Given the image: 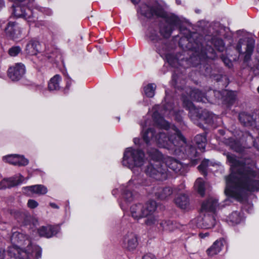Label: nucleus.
<instances>
[{"mask_svg":"<svg viewBox=\"0 0 259 259\" xmlns=\"http://www.w3.org/2000/svg\"><path fill=\"white\" fill-rule=\"evenodd\" d=\"M59 51L58 50H55V52H52V54L50 55V57L51 58H56L59 55Z\"/></svg>","mask_w":259,"mask_h":259,"instance_id":"45","label":"nucleus"},{"mask_svg":"<svg viewBox=\"0 0 259 259\" xmlns=\"http://www.w3.org/2000/svg\"><path fill=\"white\" fill-rule=\"evenodd\" d=\"M227 60H228V62H229H229H231V60H230V59H229V58H228V59H227Z\"/></svg>","mask_w":259,"mask_h":259,"instance_id":"60","label":"nucleus"},{"mask_svg":"<svg viewBox=\"0 0 259 259\" xmlns=\"http://www.w3.org/2000/svg\"><path fill=\"white\" fill-rule=\"evenodd\" d=\"M227 66H228V68H229V63L228 62V65H227Z\"/></svg>","mask_w":259,"mask_h":259,"instance_id":"61","label":"nucleus"},{"mask_svg":"<svg viewBox=\"0 0 259 259\" xmlns=\"http://www.w3.org/2000/svg\"><path fill=\"white\" fill-rule=\"evenodd\" d=\"M39 42L35 40L30 41L26 45L25 51L27 54L30 55H36L38 52Z\"/></svg>","mask_w":259,"mask_h":259,"instance_id":"25","label":"nucleus"},{"mask_svg":"<svg viewBox=\"0 0 259 259\" xmlns=\"http://www.w3.org/2000/svg\"><path fill=\"white\" fill-rule=\"evenodd\" d=\"M143 259H155V257L152 254L148 253L143 257Z\"/></svg>","mask_w":259,"mask_h":259,"instance_id":"43","label":"nucleus"},{"mask_svg":"<svg viewBox=\"0 0 259 259\" xmlns=\"http://www.w3.org/2000/svg\"><path fill=\"white\" fill-rule=\"evenodd\" d=\"M229 79L228 78V82H227L228 85L229 84Z\"/></svg>","mask_w":259,"mask_h":259,"instance_id":"62","label":"nucleus"},{"mask_svg":"<svg viewBox=\"0 0 259 259\" xmlns=\"http://www.w3.org/2000/svg\"><path fill=\"white\" fill-rule=\"evenodd\" d=\"M50 205L52 207L55 208H59V207L55 203H50Z\"/></svg>","mask_w":259,"mask_h":259,"instance_id":"47","label":"nucleus"},{"mask_svg":"<svg viewBox=\"0 0 259 259\" xmlns=\"http://www.w3.org/2000/svg\"><path fill=\"white\" fill-rule=\"evenodd\" d=\"M226 242L224 238H220L216 240L212 245L206 250V253L209 257H213L219 254Z\"/></svg>","mask_w":259,"mask_h":259,"instance_id":"14","label":"nucleus"},{"mask_svg":"<svg viewBox=\"0 0 259 259\" xmlns=\"http://www.w3.org/2000/svg\"><path fill=\"white\" fill-rule=\"evenodd\" d=\"M123 245L128 250H133L138 245V238L136 234L132 232H127L123 238Z\"/></svg>","mask_w":259,"mask_h":259,"instance_id":"8","label":"nucleus"},{"mask_svg":"<svg viewBox=\"0 0 259 259\" xmlns=\"http://www.w3.org/2000/svg\"><path fill=\"white\" fill-rule=\"evenodd\" d=\"M152 193L158 199L165 200L172 194V190L170 187L156 186L153 188Z\"/></svg>","mask_w":259,"mask_h":259,"instance_id":"15","label":"nucleus"},{"mask_svg":"<svg viewBox=\"0 0 259 259\" xmlns=\"http://www.w3.org/2000/svg\"><path fill=\"white\" fill-rule=\"evenodd\" d=\"M149 154H150V155H151V157H152V158H155V157H154V155H152L151 154H150V153H149Z\"/></svg>","mask_w":259,"mask_h":259,"instance_id":"54","label":"nucleus"},{"mask_svg":"<svg viewBox=\"0 0 259 259\" xmlns=\"http://www.w3.org/2000/svg\"><path fill=\"white\" fill-rule=\"evenodd\" d=\"M219 207L217 200L212 197L209 198L202 203V213L211 212L214 214L217 209Z\"/></svg>","mask_w":259,"mask_h":259,"instance_id":"13","label":"nucleus"},{"mask_svg":"<svg viewBox=\"0 0 259 259\" xmlns=\"http://www.w3.org/2000/svg\"><path fill=\"white\" fill-rule=\"evenodd\" d=\"M224 194L225 195H227V186L225 187L224 189Z\"/></svg>","mask_w":259,"mask_h":259,"instance_id":"51","label":"nucleus"},{"mask_svg":"<svg viewBox=\"0 0 259 259\" xmlns=\"http://www.w3.org/2000/svg\"><path fill=\"white\" fill-rule=\"evenodd\" d=\"M18 250H20L19 249H18L17 247L14 246V247L10 248L9 250H8V251L10 253L13 252L14 254L15 255V251L18 252Z\"/></svg>","mask_w":259,"mask_h":259,"instance_id":"44","label":"nucleus"},{"mask_svg":"<svg viewBox=\"0 0 259 259\" xmlns=\"http://www.w3.org/2000/svg\"><path fill=\"white\" fill-rule=\"evenodd\" d=\"M237 99V92L228 90V109L235 104Z\"/></svg>","mask_w":259,"mask_h":259,"instance_id":"35","label":"nucleus"},{"mask_svg":"<svg viewBox=\"0 0 259 259\" xmlns=\"http://www.w3.org/2000/svg\"><path fill=\"white\" fill-rule=\"evenodd\" d=\"M195 141L198 148L204 150L205 147L206 139L204 136L198 135L195 138Z\"/></svg>","mask_w":259,"mask_h":259,"instance_id":"34","label":"nucleus"},{"mask_svg":"<svg viewBox=\"0 0 259 259\" xmlns=\"http://www.w3.org/2000/svg\"><path fill=\"white\" fill-rule=\"evenodd\" d=\"M212 115L206 110H201L198 118V121H203L206 123H210L212 122Z\"/></svg>","mask_w":259,"mask_h":259,"instance_id":"31","label":"nucleus"},{"mask_svg":"<svg viewBox=\"0 0 259 259\" xmlns=\"http://www.w3.org/2000/svg\"><path fill=\"white\" fill-rule=\"evenodd\" d=\"M133 194L131 191H126L124 194V198L128 201H131L133 199Z\"/></svg>","mask_w":259,"mask_h":259,"instance_id":"41","label":"nucleus"},{"mask_svg":"<svg viewBox=\"0 0 259 259\" xmlns=\"http://www.w3.org/2000/svg\"><path fill=\"white\" fill-rule=\"evenodd\" d=\"M134 142L135 143H138V141H137V139H135Z\"/></svg>","mask_w":259,"mask_h":259,"instance_id":"57","label":"nucleus"},{"mask_svg":"<svg viewBox=\"0 0 259 259\" xmlns=\"http://www.w3.org/2000/svg\"><path fill=\"white\" fill-rule=\"evenodd\" d=\"M207 235H208V234H207V233H205V234L200 233L199 234V236L201 238H204V237L207 236Z\"/></svg>","mask_w":259,"mask_h":259,"instance_id":"48","label":"nucleus"},{"mask_svg":"<svg viewBox=\"0 0 259 259\" xmlns=\"http://www.w3.org/2000/svg\"><path fill=\"white\" fill-rule=\"evenodd\" d=\"M3 160L10 164L18 165L19 166H24L29 163V160L23 155L13 154L9 155L3 157Z\"/></svg>","mask_w":259,"mask_h":259,"instance_id":"10","label":"nucleus"},{"mask_svg":"<svg viewBox=\"0 0 259 259\" xmlns=\"http://www.w3.org/2000/svg\"><path fill=\"white\" fill-rule=\"evenodd\" d=\"M6 34L13 39L19 38L21 35V32L18 29L17 25L14 22H10L7 27L5 28Z\"/></svg>","mask_w":259,"mask_h":259,"instance_id":"16","label":"nucleus"},{"mask_svg":"<svg viewBox=\"0 0 259 259\" xmlns=\"http://www.w3.org/2000/svg\"><path fill=\"white\" fill-rule=\"evenodd\" d=\"M156 209V203L155 201L150 200L148 201L144 205V210L146 217L151 215Z\"/></svg>","mask_w":259,"mask_h":259,"instance_id":"27","label":"nucleus"},{"mask_svg":"<svg viewBox=\"0 0 259 259\" xmlns=\"http://www.w3.org/2000/svg\"><path fill=\"white\" fill-rule=\"evenodd\" d=\"M257 91L258 93L259 94V86L257 88Z\"/></svg>","mask_w":259,"mask_h":259,"instance_id":"55","label":"nucleus"},{"mask_svg":"<svg viewBox=\"0 0 259 259\" xmlns=\"http://www.w3.org/2000/svg\"><path fill=\"white\" fill-rule=\"evenodd\" d=\"M132 2L134 4L137 3L139 1V0H131Z\"/></svg>","mask_w":259,"mask_h":259,"instance_id":"52","label":"nucleus"},{"mask_svg":"<svg viewBox=\"0 0 259 259\" xmlns=\"http://www.w3.org/2000/svg\"><path fill=\"white\" fill-rule=\"evenodd\" d=\"M242 40L240 39L236 46V50L238 53V57H241L243 56V63L244 65H248L251 60L254 48V40L252 39H248L247 41L246 50L244 52L242 51Z\"/></svg>","mask_w":259,"mask_h":259,"instance_id":"5","label":"nucleus"},{"mask_svg":"<svg viewBox=\"0 0 259 259\" xmlns=\"http://www.w3.org/2000/svg\"><path fill=\"white\" fill-rule=\"evenodd\" d=\"M165 166L168 167L176 172H179L182 168V165L180 162L171 157H167L165 160Z\"/></svg>","mask_w":259,"mask_h":259,"instance_id":"20","label":"nucleus"},{"mask_svg":"<svg viewBox=\"0 0 259 259\" xmlns=\"http://www.w3.org/2000/svg\"><path fill=\"white\" fill-rule=\"evenodd\" d=\"M134 142L135 143H138V141H137V139H135Z\"/></svg>","mask_w":259,"mask_h":259,"instance_id":"58","label":"nucleus"},{"mask_svg":"<svg viewBox=\"0 0 259 259\" xmlns=\"http://www.w3.org/2000/svg\"><path fill=\"white\" fill-rule=\"evenodd\" d=\"M175 203L181 208L186 209L189 205V200L187 195L181 194L176 198Z\"/></svg>","mask_w":259,"mask_h":259,"instance_id":"24","label":"nucleus"},{"mask_svg":"<svg viewBox=\"0 0 259 259\" xmlns=\"http://www.w3.org/2000/svg\"><path fill=\"white\" fill-rule=\"evenodd\" d=\"M220 132L223 135H225V132L224 131H220Z\"/></svg>","mask_w":259,"mask_h":259,"instance_id":"53","label":"nucleus"},{"mask_svg":"<svg viewBox=\"0 0 259 259\" xmlns=\"http://www.w3.org/2000/svg\"><path fill=\"white\" fill-rule=\"evenodd\" d=\"M21 51V49L18 47H12L9 50V54L11 56H16Z\"/></svg>","mask_w":259,"mask_h":259,"instance_id":"39","label":"nucleus"},{"mask_svg":"<svg viewBox=\"0 0 259 259\" xmlns=\"http://www.w3.org/2000/svg\"><path fill=\"white\" fill-rule=\"evenodd\" d=\"M153 13L156 15H158V16H160L161 14H160V13H159L157 11H153Z\"/></svg>","mask_w":259,"mask_h":259,"instance_id":"50","label":"nucleus"},{"mask_svg":"<svg viewBox=\"0 0 259 259\" xmlns=\"http://www.w3.org/2000/svg\"><path fill=\"white\" fill-rule=\"evenodd\" d=\"M11 241L14 243H20L22 244H23L24 242L27 241L28 243L30 244V241L28 240V237L19 232H15L12 234Z\"/></svg>","mask_w":259,"mask_h":259,"instance_id":"26","label":"nucleus"},{"mask_svg":"<svg viewBox=\"0 0 259 259\" xmlns=\"http://www.w3.org/2000/svg\"><path fill=\"white\" fill-rule=\"evenodd\" d=\"M37 232L40 236L47 238L51 237L56 234L54 228L51 226H42L38 229Z\"/></svg>","mask_w":259,"mask_h":259,"instance_id":"23","label":"nucleus"},{"mask_svg":"<svg viewBox=\"0 0 259 259\" xmlns=\"http://www.w3.org/2000/svg\"><path fill=\"white\" fill-rule=\"evenodd\" d=\"M24 180V178L20 175L19 179L16 180L15 178L4 179L0 182V189H5L15 186L22 183Z\"/></svg>","mask_w":259,"mask_h":259,"instance_id":"17","label":"nucleus"},{"mask_svg":"<svg viewBox=\"0 0 259 259\" xmlns=\"http://www.w3.org/2000/svg\"><path fill=\"white\" fill-rule=\"evenodd\" d=\"M183 105L189 111V116L195 122L198 121L201 113V109L196 108L187 97H183Z\"/></svg>","mask_w":259,"mask_h":259,"instance_id":"9","label":"nucleus"},{"mask_svg":"<svg viewBox=\"0 0 259 259\" xmlns=\"http://www.w3.org/2000/svg\"><path fill=\"white\" fill-rule=\"evenodd\" d=\"M160 227L162 230L171 231L173 230L172 223L168 221H162L160 223Z\"/></svg>","mask_w":259,"mask_h":259,"instance_id":"37","label":"nucleus"},{"mask_svg":"<svg viewBox=\"0 0 259 259\" xmlns=\"http://www.w3.org/2000/svg\"><path fill=\"white\" fill-rule=\"evenodd\" d=\"M160 32L164 37H168L171 34V30L170 27H166L161 29Z\"/></svg>","mask_w":259,"mask_h":259,"instance_id":"40","label":"nucleus"},{"mask_svg":"<svg viewBox=\"0 0 259 259\" xmlns=\"http://www.w3.org/2000/svg\"><path fill=\"white\" fill-rule=\"evenodd\" d=\"M4 6V3L3 0H0V9Z\"/></svg>","mask_w":259,"mask_h":259,"instance_id":"49","label":"nucleus"},{"mask_svg":"<svg viewBox=\"0 0 259 259\" xmlns=\"http://www.w3.org/2000/svg\"><path fill=\"white\" fill-rule=\"evenodd\" d=\"M256 116V115L253 113L242 112L239 114L238 119L244 126L250 127L256 130L259 128V116L257 118Z\"/></svg>","mask_w":259,"mask_h":259,"instance_id":"7","label":"nucleus"},{"mask_svg":"<svg viewBox=\"0 0 259 259\" xmlns=\"http://www.w3.org/2000/svg\"><path fill=\"white\" fill-rule=\"evenodd\" d=\"M203 216L196 218L190 222V225L193 227L203 229H211L215 225V219L213 214L203 213Z\"/></svg>","mask_w":259,"mask_h":259,"instance_id":"6","label":"nucleus"},{"mask_svg":"<svg viewBox=\"0 0 259 259\" xmlns=\"http://www.w3.org/2000/svg\"><path fill=\"white\" fill-rule=\"evenodd\" d=\"M156 122L160 127H156L155 131V132H156L155 142L159 147L176 150L177 147L179 148L186 144L185 139L179 133L167 136V130L170 125L162 117H160Z\"/></svg>","mask_w":259,"mask_h":259,"instance_id":"2","label":"nucleus"},{"mask_svg":"<svg viewBox=\"0 0 259 259\" xmlns=\"http://www.w3.org/2000/svg\"><path fill=\"white\" fill-rule=\"evenodd\" d=\"M167 168L164 163L158 160H153L147 167L145 172L147 175L159 181L166 179Z\"/></svg>","mask_w":259,"mask_h":259,"instance_id":"4","label":"nucleus"},{"mask_svg":"<svg viewBox=\"0 0 259 259\" xmlns=\"http://www.w3.org/2000/svg\"><path fill=\"white\" fill-rule=\"evenodd\" d=\"M156 85L154 84H149L147 85L144 89L146 95L148 97H153L155 94V90Z\"/></svg>","mask_w":259,"mask_h":259,"instance_id":"36","label":"nucleus"},{"mask_svg":"<svg viewBox=\"0 0 259 259\" xmlns=\"http://www.w3.org/2000/svg\"><path fill=\"white\" fill-rule=\"evenodd\" d=\"M194 187L198 193L201 196L204 195L205 186L203 180L201 178L196 180Z\"/></svg>","mask_w":259,"mask_h":259,"instance_id":"33","label":"nucleus"},{"mask_svg":"<svg viewBox=\"0 0 259 259\" xmlns=\"http://www.w3.org/2000/svg\"><path fill=\"white\" fill-rule=\"evenodd\" d=\"M27 204L28 207L31 208H34L36 207L38 205V203L36 201L32 199L28 200Z\"/></svg>","mask_w":259,"mask_h":259,"instance_id":"42","label":"nucleus"},{"mask_svg":"<svg viewBox=\"0 0 259 259\" xmlns=\"http://www.w3.org/2000/svg\"><path fill=\"white\" fill-rule=\"evenodd\" d=\"M228 161L237 169L236 173L239 176L234 178L231 188L228 187V201L229 197L244 203V208L248 212L252 210V205L249 203L246 195L247 192L259 191V180H255L257 172L249 167H245L244 161L237 159L228 153Z\"/></svg>","mask_w":259,"mask_h":259,"instance_id":"1","label":"nucleus"},{"mask_svg":"<svg viewBox=\"0 0 259 259\" xmlns=\"http://www.w3.org/2000/svg\"><path fill=\"white\" fill-rule=\"evenodd\" d=\"M228 145L230 146L231 149L239 154H242L244 152V147L238 140H235L232 138H228Z\"/></svg>","mask_w":259,"mask_h":259,"instance_id":"19","label":"nucleus"},{"mask_svg":"<svg viewBox=\"0 0 259 259\" xmlns=\"http://www.w3.org/2000/svg\"><path fill=\"white\" fill-rule=\"evenodd\" d=\"M5 251L4 249H0V259H5Z\"/></svg>","mask_w":259,"mask_h":259,"instance_id":"46","label":"nucleus"},{"mask_svg":"<svg viewBox=\"0 0 259 259\" xmlns=\"http://www.w3.org/2000/svg\"><path fill=\"white\" fill-rule=\"evenodd\" d=\"M228 218L233 225L240 223L243 219L241 213L237 211H233Z\"/></svg>","mask_w":259,"mask_h":259,"instance_id":"29","label":"nucleus"},{"mask_svg":"<svg viewBox=\"0 0 259 259\" xmlns=\"http://www.w3.org/2000/svg\"><path fill=\"white\" fill-rule=\"evenodd\" d=\"M218 167H219L218 164H212L209 162L208 160H206L202 161L201 164L198 166V168L204 175H206L207 171H212L214 170L213 167L218 168Z\"/></svg>","mask_w":259,"mask_h":259,"instance_id":"22","label":"nucleus"},{"mask_svg":"<svg viewBox=\"0 0 259 259\" xmlns=\"http://www.w3.org/2000/svg\"><path fill=\"white\" fill-rule=\"evenodd\" d=\"M227 29H228V31H230V32H231V31H230V28H229V27H228V28H227Z\"/></svg>","mask_w":259,"mask_h":259,"instance_id":"59","label":"nucleus"},{"mask_svg":"<svg viewBox=\"0 0 259 259\" xmlns=\"http://www.w3.org/2000/svg\"><path fill=\"white\" fill-rule=\"evenodd\" d=\"M189 96L191 99L199 102H205L204 95L198 90L194 89L189 92Z\"/></svg>","mask_w":259,"mask_h":259,"instance_id":"28","label":"nucleus"},{"mask_svg":"<svg viewBox=\"0 0 259 259\" xmlns=\"http://www.w3.org/2000/svg\"><path fill=\"white\" fill-rule=\"evenodd\" d=\"M154 152H155V153H156V155H158V154L157 153V151L156 150L154 151Z\"/></svg>","mask_w":259,"mask_h":259,"instance_id":"56","label":"nucleus"},{"mask_svg":"<svg viewBox=\"0 0 259 259\" xmlns=\"http://www.w3.org/2000/svg\"><path fill=\"white\" fill-rule=\"evenodd\" d=\"M156 130V127L154 128H149L143 135V139L147 143H149L151 140H153L155 142V135L156 132L155 131Z\"/></svg>","mask_w":259,"mask_h":259,"instance_id":"32","label":"nucleus"},{"mask_svg":"<svg viewBox=\"0 0 259 259\" xmlns=\"http://www.w3.org/2000/svg\"><path fill=\"white\" fill-rule=\"evenodd\" d=\"M24 189L26 191H30L32 193L38 195H45L48 192L47 187L42 185H36L28 186L25 187Z\"/></svg>","mask_w":259,"mask_h":259,"instance_id":"21","label":"nucleus"},{"mask_svg":"<svg viewBox=\"0 0 259 259\" xmlns=\"http://www.w3.org/2000/svg\"><path fill=\"white\" fill-rule=\"evenodd\" d=\"M227 39H228H228H229V36H228V35Z\"/></svg>","mask_w":259,"mask_h":259,"instance_id":"64","label":"nucleus"},{"mask_svg":"<svg viewBox=\"0 0 259 259\" xmlns=\"http://www.w3.org/2000/svg\"><path fill=\"white\" fill-rule=\"evenodd\" d=\"M149 217H148L147 220L145 221V224L148 226H152L156 224L157 222V219L152 215H149Z\"/></svg>","mask_w":259,"mask_h":259,"instance_id":"38","label":"nucleus"},{"mask_svg":"<svg viewBox=\"0 0 259 259\" xmlns=\"http://www.w3.org/2000/svg\"><path fill=\"white\" fill-rule=\"evenodd\" d=\"M61 77L59 75H56L52 77L48 84V89L50 91H54L58 90L59 88V82Z\"/></svg>","mask_w":259,"mask_h":259,"instance_id":"30","label":"nucleus"},{"mask_svg":"<svg viewBox=\"0 0 259 259\" xmlns=\"http://www.w3.org/2000/svg\"><path fill=\"white\" fill-rule=\"evenodd\" d=\"M227 180H228V181H229V176H228Z\"/></svg>","mask_w":259,"mask_h":259,"instance_id":"63","label":"nucleus"},{"mask_svg":"<svg viewBox=\"0 0 259 259\" xmlns=\"http://www.w3.org/2000/svg\"><path fill=\"white\" fill-rule=\"evenodd\" d=\"M131 213L132 217L135 219H139L146 217L144 210V205L138 203L133 205L131 207Z\"/></svg>","mask_w":259,"mask_h":259,"instance_id":"18","label":"nucleus"},{"mask_svg":"<svg viewBox=\"0 0 259 259\" xmlns=\"http://www.w3.org/2000/svg\"><path fill=\"white\" fill-rule=\"evenodd\" d=\"M144 160V153L142 151L128 148L124 152L122 162L123 165L131 168L133 166H141Z\"/></svg>","mask_w":259,"mask_h":259,"instance_id":"3","label":"nucleus"},{"mask_svg":"<svg viewBox=\"0 0 259 259\" xmlns=\"http://www.w3.org/2000/svg\"><path fill=\"white\" fill-rule=\"evenodd\" d=\"M13 14L16 17H22L28 22L31 21L32 12L30 9L27 7L21 6H15L13 8Z\"/></svg>","mask_w":259,"mask_h":259,"instance_id":"12","label":"nucleus"},{"mask_svg":"<svg viewBox=\"0 0 259 259\" xmlns=\"http://www.w3.org/2000/svg\"><path fill=\"white\" fill-rule=\"evenodd\" d=\"M24 73V66L21 63L16 64L15 66L10 67L8 71L9 77L13 81L20 79Z\"/></svg>","mask_w":259,"mask_h":259,"instance_id":"11","label":"nucleus"}]
</instances>
